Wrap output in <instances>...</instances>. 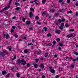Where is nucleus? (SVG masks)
<instances>
[{"label": "nucleus", "mask_w": 78, "mask_h": 78, "mask_svg": "<svg viewBox=\"0 0 78 78\" xmlns=\"http://www.w3.org/2000/svg\"><path fill=\"white\" fill-rule=\"evenodd\" d=\"M3 36L4 37H5L6 39H8L9 38V35L8 34H5L4 33L3 34Z\"/></svg>", "instance_id": "f257e3e1"}, {"label": "nucleus", "mask_w": 78, "mask_h": 78, "mask_svg": "<svg viewBox=\"0 0 78 78\" xmlns=\"http://www.w3.org/2000/svg\"><path fill=\"white\" fill-rule=\"evenodd\" d=\"M21 62H22V65H23L26 64V61H25L24 59H22L21 60Z\"/></svg>", "instance_id": "f03ea898"}, {"label": "nucleus", "mask_w": 78, "mask_h": 78, "mask_svg": "<svg viewBox=\"0 0 78 78\" xmlns=\"http://www.w3.org/2000/svg\"><path fill=\"white\" fill-rule=\"evenodd\" d=\"M61 32V31L59 30H57L55 31V33H57L58 34H60Z\"/></svg>", "instance_id": "7ed1b4c3"}, {"label": "nucleus", "mask_w": 78, "mask_h": 78, "mask_svg": "<svg viewBox=\"0 0 78 78\" xmlns=\"http://www.w3.org/2000/svg\"><path fill=\"white\" fill-rule=\"evenodd\" d=\"M16 63L17 64H20L21 63V60H18L16 61Z\"/></svg>", "instance_id": "20e7f679"}, {"label": "nucleus", "mask_w": 78, "mask_h": 78, "mask_svg": "<svg viewBox=\"0 0 78 78\" xmlns=\"http://www.w3.org/2000/svg\"><path fill=\"white\" fill-rule=\"evenodd\" d=\"M2 75H5L6 74V72L5 71H4L2 72Z\"/></svg>", "instance_id": "39448f33"}, {"label": "nucleus", "mask_w": 78, "mask_h": 78, "mask_svg": "<svg viewBox=\"0 0 78 78\" xmlns=\"http://www.w3.org/2000/svg\"><path fill=\"white\" fill-rule=\"evenodd\" d=\"M73 36V34H69L67 36V37L69 38H70V37H72Z\"/></svg>", "instance_id": "423d86ee"}, {"label": "nucleus", "mask_w": 78, "mask_h": 78, "mask_svg": "<svg viewBox=\"0 0 78 78\" xmlns=\"http://www.w3.org/2000/svg\"><path fill=\"white\" fill-rule=\"evenodd\" d=\"M33 65L34 66L35 68H37V66H38V65H37V64L34 63Z\"/></svg>", "instance_id": "0eeeda50"}, {"label": "nucleus", "mask_w": 78, "mask_h": 78, "mask_svg": "<svg viewBox=\"0 0 78 78\" xmlns=\"http://www.w3.org/2000/svg\"><path fill=\"white\" fill-rule=\"evenodd\" d=\"M43 29L45 32L47 31V28L46 27H44Z\"/></svg>", "instance_id": "6e6552de"}, {"label": "nucleus", "mask_w": 78, "mask_h": 78, "mask_svg": "<svg viewBox=\"0 0 78 78\" xmlns=\"http://www.w3.org/2000/svg\"><path fill=\"white\" fill-rule=\"evenodd\" d=\"M7 49L9 50L10 51L11 50V46H9L7 47Z\"/></svg>", "instance_id": "1a4fd4ad"}, {"label": "nucleus", "mask_w": 78, "mask_h": 78, "mask_svg": "<svg viewBox=\"0 0 78 78\" xmlns=\"http://www.w3.org/2000/svg\"><path fill=\"white\" fill-rule=\"evenodd\" d=\"M59 11H60V12H62V11H65V9H64V8H62V10H60Z\"/></svg>", "instance_id": "9d476101"}, {"label": "nucleus", "mask_w": 78, "mask_h": 78, "mask_svg": "<svg viewBox=\"0 0 78 78\" xmlns=\"http://www.w3.org/2000/svg\"><path fill=\"white\" fill-rule=\"evenodd\" d=\"M33 12H30V17H33Z\"/></svg>", "instance_id": "9b49d317"}, {"label": "nucleus", "mask_w": 78, "mask_h": 78, "mask_svg": "<svg viewBox=\"0 0 78 78\" xmlns=\"http://www.w3.org/2000/svg\"><path fill=\"white\" fill-rule=\"evenodd\" d=\"M55 9H51L50 10V11L51 12H55Z\"/></svg>", "instance_id": "f8f14e48"}, {"label": "nucleus", "mask_w": 78, "mask_h": 78, "mask_svg": "<svg viewBox=\"0 0 78 78\" xmlns=\"http://www.w3.org/2000/svg\"><path fill=\"white\" fill-rule=\"evenodd\" d=\"M40 66L42 67V69H44V64H42V63H41L40 65Z\"/></svg>", "instance_id": "ddd939ff"}, {"label": "nucleus", "mask_w": 78, "mask_h": 78, "mask_svg": "<svg viewBox=\"0 0 78 78\" xmlns=\"http://www.w3.org/2000/svg\"><path fill=\"white\" fill-rule=\"evenodd\" d=\"M0 56H4V54H3V52H0Z\"/></svg>", "instance_id": "4468645a"}, {"label": "nucleus", "mask_w": 78, "mask_h": 78, "mask_svg": "<svg viewBox=\"0 0 78 78\" xmlns=\"http://www.w3.org/2000/svg\"><path fill=\"white\" fill-rule=\"evenodd\" d=\"M50 71L52 73H54L55 72V71L54 69L51 70Z\"/></svg>", "instance_id": "2eb2a0df"}, {"label": "nucleus", "mask_w": 78, "mask_h": 78, "mask_svg": "<svg viewBox=\"0 0 78 78\" xmlns=\"http://www.w3.org/2000/svg\"><path fill=\"white\" fill-rule=\"evenodd\" d=\"M30 24V22L29 21H27V22L26 25H29Z\"/></svg>", "instance_id": "dca6fc26"}, {"label": "nucleus", "mask_w": 78, "mask_h": 78, "mask_svg": "<svg viewBox=\"0 0 78 78\" xmlns=\"http://www.w3.org/2000/svg\"><path fill=\"white\" fill-rule=\"evenodd\" d=\"M30 10L31 11H32V12H34V9L33 8H31L30 9Z\"/></svg>", "instance_id": "f3484780"}, {"label": "nucleus", "mask_w": 78, "mask_h": 78, "mask_svg": "<svg viewBox=\"0 0 78 78\" xmlns=\"http://www.w3.org/2000/svg\"><path fill=\"white\" fill-rule=\"evenodd\" d=\"M74 53L75 55H76V56L78 55V52H77L76 51H74Z\"/></svg>", "instance_id": "a211bd4d"}, {"label": "nucleus", "mask_w": 78, "mask_h": 78, "mask_svg": "<svg viewBox=\"0 0 78 78\" xmlns=\"http://www.w3.org/2000/svg\"><path fill=\"white\" fill-rule=\"evenodd\" d=\"M16 59V56H14L13 57V58L12 59V61H13V60H14V59Z\"/></svg>", "instance_id": "6ab92c4d"}, {"label": "nucleus", "mask_w": 78, "mask_h": 78, "mask_svg": "<svg viewBox=\"0 0 78 78\" xmlns=\"http://www.w3.org/2000/svg\"><path fill=\"white\" fill-rule=\"evenodd\" d=\"M48 52H46L44 55L45 57H47V56H48Z\"/></svg>", "instance_id": "aec40b11"}, {"label": "nucleus", "mask_w": 78, "mask_h": 78, "mask_svg": "<svg viewBox=\"0 0 78 78\" xmlns=\"http://www.w3.org/2000/svg\"><path fill=\"white\" fill-rule=\"evenodd\" d=\"M59 45L60 47H62L63 46V44L62 43H59Z\"/></svg>", "instance_id": "412c9836"}, {"label": "nucleus", "mask_w": 78, "mask_h": 78, "mask_svg": "<svg viewBox=\"0 0 78 78\" xmlns=\"http://www.w3.org/2000/svg\"><path fill=\"white\" fill-rule=\"evenodd\" d=\"M24 52L25 53H28V50L25 49L24 50Z\"/></svg>", "instance_id": "4be33fe9"}, {"label": "nucleus", "mask_w": 78, "mask_h": 78, "mask_svg": "<svg viewBox=\"0 0 78 78\" xmlns=\"http://www.w3.org/2000/svg\"><path fill=\"white\" fill-rule=\"evenodd\" d=\"M75 65H71L70 66L72 67V68H74V67H75Z\"/></svg>", "instance_id": "5701e85b"}, {"label": "nucleus", "mask_w": 78, "mask_h": 78, "mask_svg": "<svg viewBox=\"0 0 78 78\" xmlns=\"http://www.w3.org/2000/svg\"><path fill=\"white\" fill-rule=\"evenodd\" d=\"M56 40L57 42H59L60 41V39H59V38H57Z\"/></svg>", "instance_id": "b1692460"}, {"label": "nucleus", "mask_w": 78, "mask_h": 78, "mask_svg": "<svg viewBox=\"0 0 78 78\" xmlns=\"http://www.w3.org/2000/svg\"><path fill=\"white\" fill-rule=\"evenodd\" d=\"M46 2V0H43L42 1V4H44L45 2Z\"/></svg>", "instance_id": "393cba45"}, {"label": "nucleus", "mask_w": 78, "mask_h": 78, "mask_svg": "<svg viewBox=\"0 0 78 78\" xmlns=\"http://www.w3.org/2000/svg\"><path fill=\"white\" fill-rule=\"evenodd\" d=\"M60 76V75H57L55 76V78H59V77Z\"/></svg>", "instance_id": "a878e982"}, {"label": "nucleus", "mask_w": 78, "mask_h": 78, "mask_svg": "<svg viewBox=\"0 0 78 78\" xmlns=\"http://www.w3.org/2000/svg\"><path fill=\"white\" fill-rule=\"evenodd\" d=\"M25 18H23V19H22V20H23V21L24 22H25Z\"/></svg>", "instance_id": "bb28decb"}, {"label": "nucleus", "mask_w": 78, "mask_h": 78, "mask_svg": "<svg viewBox=\"0 0 78 78\" xmlns=\"http://www.w3.org/2000/svg\"><path fill=\"white\" fill-rule=\"evenodd\" d=\"M61 26L62 27H64V24L63 23H61Z\"/></svg>", "instance_id": "cd10ccee"}, {"label": "nucleus", "mask_w": 78, "mask_h": 78, "mask_svg": "<svg viewBox=\"0 0 78 78\" xmlns=\"http://www.w3.org/2000/svg\"><path fill=\"white\" fill-rule=\"evenodd\" d=\"M15 5L16 6H19V4L17 2H16L15 3Z\"/></svg>", "instance_id": "c85d7f7f"}, {"label": "nucleus", "mask_w": 78, "mask_h": 78, "mask_svg": "<svg viewBox=\"0 0 78 78\" xmlns=\"http://www.w3.org/2000/svg\"><path fill=\"white\" fill-rule=\"evenodd\" d=\"M35 19L36 20H38V19H39V17L36 16L35 17Z\"/></svg>", "instance_id": "c756f323"}, {"label": "nucleus", "mask_w": 78, "mask_h": 78, "mask_svg": "<svg viewBox=\"0 0 78 78\" xmlns=\"http://www.w3.org/2000/svg\"><path fill=\"white\" fill-rule=\"evenodd\" d=\"M66 27H69V23H66L65 25Z\"/></svg>", "instance_id": "7c9ffc66"}, {"label": "nucleus", "mask_w": 78, "mask_h": 78, "mask_svg": "<svg viewBox=\"0 0 78 78\" xmlns=\"http://www.w3.org/2000/svg\"><path fill=\"white\" fill-rule=\"evenodd\" d=\"M14 36H15V37H16V38H17V37H18V35H17V34H15L14 35Z\"/></svg>", "instance_id": "2f4dec72"}, {"label": "nucleus", "mask_w": 78, "mask_h": 78, "mask_svg": "<svg viewBox=\"0 0 78 78\" xmlns=\"http://www.w3.org/2000/svg\"><path fill=\"white\" fill-rule=\"evenodd\" d=\"M16 76L17 77H19V76H20V74H19V73H17L16 74Z\"/></svg>", "instance_id": "473e14b6"}, {"label": "nucleus", "mask_w": 78, "mask_h": 78, "mask_svg": "<svg viewBox=\"0 0 78 78\" xmlns=\"http://www.w3.org/2000/svg\"><path fill=\"white\" fill-rule=\"evenodd\" d=\"M41 53V51L38 52L37 53V55H40Z\"/></svg>", "instance_id": "72a5a7b5"}, {"label": "nucleus", "mask_w": 78, "mask_h": 78, "mask_svg": "<svg viewBox=\"0 0 78 78\" xmlns=\"http://www.w3.org/2000/svg\"><path fill=\"white\" fill-rule=\"evenodd\" d=\"M58 21L59 23H61V22H62V20L59 19V20H58Z\"/></svg>", "instance_id": "f704fd0d"}, {"label": "nucleus", "mask_w": 78, "mask_h": 78, "mask_svg": "<svg viewBox=\"0 0 78 78\" xmlns=\"http://www.w3.org/2000/svg\"><path fill=\"white\" fill-rule=\"evenodd\" d=\"M30 64L29 63H27V67H30Z\"/></svg>", "instance_id": "c9c22d12"}, {"label": "nucleus", "mask_w": 78, "mask_h": 78, "mask_svg": "<svg viewBox=\"0 0 78 78\" xmlns=\"http://www.w3.org/2000/svg\"><path fill=\"white\" fill-rule=\"evenodd\" d=\"M39 59H35V61L36 62H38V61H39Z\"/></svg>", "instance_id": "e433bc0d"}, {"label": "nucleus", "mask_w": 78, "mask_h": 78, "mask_svg": "<svg viewBox=\"0 0 78 78\" xmlns=\"http://www.w3.org/2000/svg\"><path fill=\"white\" fill-rule=\"evenodd\" d=\"M59 29H60V30H63V27H62L61 26H60L59 27Z\"/></svg>", "instance_id": "4c0bfd02"}, {"label": "nucleus", "mask_w": 78, "mask_h": 78, "mask_svg": "<svg viewBox=\"0 0 78 78\" xmlns=\"http://www.w3.org/2000/svg\"><path fill=\"white\" fill-rule=\"evenodd\" d=\"M12 29H15V28H16V26H12Z\"/></svg>", "instance_id": "58836bf2"}, {"label": "nucleus", "mask_w": 78, "mask_h": 78, "mask_svg": "<svg viewBox=\"0 0 78 78\" xmlns=\"http://www.w3.org/2000/svg\"><path fill=\"white\" fill-rule=\"evenodd\" d=\"M51 36V34H47V36L49 37Z\"/></svg>", "instance_id": "ea45409f"}, {"label": "nucleus", "mask_w": 78, "mask_h": 78, "mask_svg": "<svg viewBox=\"0 0 78 78\" xmlns=\"http://www.w3.org/2000/svg\"><path fill=\"white\" fill-rule=\"evenodd\" d=\"M37 24H38V25H41V23L39 22H37Z\"/></svg>", "instance_id": "a19ab883"}, {"label": "nucleus", "mask_w": 78, "mask_h": 78, "mask_svg": "<svg viewBox=\"0 0 78 78\" xmlns=\"http://www.w3.org/2000/svg\"><path fill=\"white\" fill-rule=\"evenodd\" d=\"M65 21V19H62V22H64Z\"/></svg>", "instance_id": "79ce46f5"}, {"label": "nucleus", "mask_w": 78, "mask_h": 78, "mask_svg": "<svg viewBox=\"0 0 78 78\" xmlns=\"http://www.w3.org/2000/svg\"><path fill=\"white\" fill-rule=\"evenodd\" d=\"M37 53L35 51H34V55H36Z\"/></svg>", "instance_id": "37998d69"}, {"label": "nucleus", "mask_w": 78, "mask_h": 78, "mask_svg": "<svg viewBox=\"0 0 78 78\" xmlns=\"http://www.w3.org/2000/svg\"><path fill=\"white\" fill-rule=\"evenodd\" d=\"M16 10H17V11H19V8L17 7L16 9Z\"/></svg>", "instance_id": "c03bdc74"}, {"label": "nucleus", "mask_w": 78, "mask_h": 78, "mask_svg": "<svg viewBox=\"0 0 78 78\" xmlns=\"http://www.w3.org/2000/svg\"><path fill=\"white\" fill-rule=\"evenodd\" d=\"M11 2H12V0H10L9 5H11Z\"/></svg>", "instance_id": "a18cd8bd"}, {"label": "nucleus", "mask_w": 78, "mask_h": 78, "mask_svg": "<svg viewBox=\"0 0 78 78\" xmlns=\"http://www.w3.org/2000/svg\"><path fill=\"white\" fill-rule=\"evenodd\" d=\"M56 44V41H54L53 42V44L54 45H55V44Z\"/></svg>", "instance_id": "49530a36"}, {"label": "nucleus", "mask_w": 78, "mask_h": 78, "mask_svg": "<svg viewBox=\"0 0 78 78\" xmlns=\"http://www.w3.org/2000/svg\"><path fill=\"white\" fill-rule=\"evenodd\" d=\"M58 2L60 3H62V0H59Z\"/></svg>", "instance_id": "de8ad7c7"}, {"label": "nucleus", "mask_w": 78, "mask_h": 78, "mask_svg": "<svg viewBox=\"0 0 78 78\" xmlns=\"http://www.w3.org/2000/svg\"><path fill=\"white\" fill-rule=\"evenodd\" d=\"M58 15V13H56L55 14V17H57Z\"/></svg>", "instance_id": "09e8293b"}, {"label": "nucleus", "mask_w": 78, "mask_h": 78, "mask_svg": "<svg viewBox=\"0 0 78 78\" xmlns=\"http://www.w3.org/2000/svg\"><path fill=\"white\" fill-rule=\"evenodd\" d=\"M9 75H10V74L9 73L7 75H6V76L8 77H9Z\"/></svg>", "instance_id": "8fccbe9b"}, {"label": "nucleus", "mask_w": 78, "mask_h": 78, "mask_svg": "<svg viewBox=\"0 0 78 78\" xmlns=\"http://www.w3.org/2000/svg\"><path fill=\"white\" fill-rule=\"evenodd\" d=\"M75 31V30L74 29H70V31Z\"/></svg>", "instance_id": "3c124183"}, {"label": "nucleus", "mask_w": 78, "mask_h": 78, "mask_svg": "<svg viewBox=\"0 0 78 78\" xmlns=\"http://www.w3.org/2000/svg\"><path fill=\"white\" fill-rule=\"evenodd\" d=\"M72 11H69L68 12V14H69V13H72Z\"/></svg>", "instance_id": "603ef678"}, {"label": "nucleus", "mask_w": 78, "mask_h": 78, "mask_svg": "<svg viewBox=\"0 0 78 78\" xmlns=\"http://www.w3.org/2000/svg\"><path fill=\"white\" fill-rule=\"evenodd\" d=\"M46 13V12H44L43 13H42V16H43V15H44V14H45V13Z\"/></svg>", "instance_id": "864d4df0"}, {"label": "nucleus", "mask_w": 78, "mask_h": 78, "mask_svg": "<svg viewBox=\"0 0 78 78\" xmlns=\"http://www.w3.org/2000/svg\"><path fill=\"white\" fill-rule=\"evenodd\" d=\"M4 53H6L7 55H8V53L6 52V51H4Z\"/></svg>", "instance_id": "5fc2aeb1"}, {"label": "nucleus", "mask_w": 78, "mask_h": 78, "mask_svg": "<svg viewBox=\"0 0 78 78\" xmlns=\"http://www.w3.org/2000/svg\"><path fill=\"white\" fill-rule=\"evenodd\" d=\"M75 15L76 16H78V12H77L76 13Z\"/></svg>", "instance_id": "6e6d98bb"}, {"label": "nucleus", "mask_w": 78, "mask_h": 78, "mask_svg": "<svg viewBox=\"0 0 78 78\" xmlns=\"http://www.w3.org/2000/svg\"><path fill=\"white\" fill-rule=\"evenodd\" d=\"M42 78H45V76L44 75H43L42 76Z\"/></svg>", "instance_id": "4d7b16f0"}, {"label": "nucleus", "mask_w": 78, "mask_h": 78, "mask_svg": "<svg viewBox=\"0 0 78 78\" xmlns=\"http://www.w3.org/2000/svg\"><path fill=\"white\" fill-rule=\"evenodd\" d=\"M70 2V0H67V3H69V2Z\"/></svg>", "instance_id": "13d9d810"}, {"label": "nucleus", "mask_w": 78, "mask_h": 78, "mask_svg": "<svg viewBox=\"0 0 78 78\" xmlns=\"http://www.w3.org/2000/svg\"><path fill=\"white\" fill-rule=\"evenodd\" d=\"M72 61H74V62H75L76 61V59H73Z\"/></svg>", "instance_id": "bf43d9fd"}, {"label": "nucleus", "mask_w": 78, "mask_h": 78, "mask_svg": "<svg viewBox=\"0 0 78 78\" xmlns=\"http://www.w3.org/2000/svg\"><path fill=\"white\" fill-rule=\"evenodd\" d=\"M52 69V67H50L49 68V69H50V71L51 70H52V69Z\"/></svg>", "instance_id": "052dcab7"}, {"label": "nucleus", "mask_w": 78, "mask_h": 78, "mask_svg": "<svg viewBox=\"0 0 78 78\" xmlns=\"http://www.w3.org/2000/svg\"><path fill=\"white\" fill-rule=\"evenodd\" d=\"M76 6H78V3H76Z\"/></svg>", "instance_id": "680f3d73"}, {"label": "nucleus", "mask_w": 78, "mask_h": 78, "mask_svg": "<svg viewBox=\"0 0 78 78\" xmlns=\"http://www.w3.org/2000/svg\"><path fill=\"white\" fill-rule=\"evenodd\" d=\"M31 43H30V44H28V45L29 46V45H31Z\"/></svg>", "instance_id": "e2e57ef3"}, {"label": "nucleus", "mask_w": 78, "mask_h": 78, "mask_svg": "<svg viewBox=\"0 0 78 78\" xmlns=\"http://www.w3.org/2000/svg\"><path fill=\"white\" fill-rule=\"evenodd\" d=\"M13 31H14V30L13 29H12L11 30V33H12L13 32Z\"/></svg>", "instance_id": "0e129e2a"}, {"label": "nucleus", "mask_w": 78, "mask_h": 78, "mask_svg": "<svg viewBox=\"0 0 78 78\" xmlns=\"http://www.w3.org/2000/svg\"><path fill=\"white\" fill-rule=\"evenodd\" d=\"M7 9V7H5L4 8V11H5V9Z\"/></svg>", "instance_id": "69168bd1"}, {"label": "nucleus", "mask_w": 78, "mask_h": 78, "mask_svg": "<svg viewBox=\"0 0 78 78\" xmlns=\"http://www.w3.org/2000/svg\"><path fill=\"white\" fill-rule=\"evenodd\" d=\"M54 57H55V58H56V57H57V55H54Z\"/></svg>", "instance_id": "338daca9"}, {"label": "nucleus", "mask_w": 78, "mask_h": 78, "mask_svg": "<svg viewBox=\"0 0 78 78\" xmlns=\"http://www.w3.org/2000/svg\"><path fill=\"white\" fill-rule=\"evenodd\" d=\"M3 11H4V10H1L0 11V12H2Z\"/></svg>", "instance_id": "774afa93"}]
</instances>
